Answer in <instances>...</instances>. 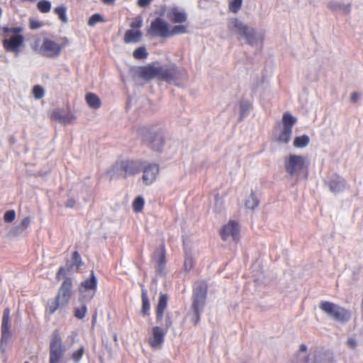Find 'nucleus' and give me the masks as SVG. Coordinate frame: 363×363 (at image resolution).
I'll return each mask as SVG.
<instances>
[{
  "label": "nucleus",
  "mask_w": 363,
  "mask_h": 363,
  "mask_svg": "<svg viewBox=\"0 0 363 363\" xmlns=\"http://www.w3.org/2000/svg\"><path fill=\"white\" fill-rule=\"evenodd\" d=\"M168 306V296L167 294H160L159 301L156 308H155V315H156V326H152L151 333L148 337L147 342L151 348L160 350L165 342V337L169 329L173 325L172 315L168 313L164 316Z\"/></svg>",
  "instance_id": "obj_1"
},
{
  "label": "nucleus",
  "mask_w": 363,
  "mask_h": 363,
  "mask_svg": "<svg viewBox=\"0 0 363 363\" xmlns=\"http://www.w3.org/2000/svg\"><path fill=\"white\" fill-rule=\"evenodd\" d=\"M189 32V26L175 25L171 28L168 23L157 17L151 21L147 33L152 37L170 38Z\"/></svg>",
  "instance_id": "obj_2"
},
{
  "label": "nucleus",
  "mask_w": 363,
  "mask_h": 363,
  "mask_svg": "<svg viewBox=\"0 0 363 363\" xmlns=\"http://www.w3.org/2000/svg\"><path fill=\"white\" fill-rule=\"evenodd\" d=\"M4 39L2 40L3 48L7 52H12L15 56L19 55L23 46L24 37L21 27H4Z\"/></svg>",
  "instance_id": "obj_3"
},
{
  "label": "nucleus",
  "mask_w": 363,
  "mask_h": 363,
  "mask_svg": "<svg viewBox=\"0 0 363 363\" xmlns=\"http://www.w3.org/2000/svg\"><path fill=\"white\" fill-rule=\"evenodd\" d=\"M208 291V284L206 281H196L191 294V309L194 310V317L191 320L196 325L200 320V313L204 309Z\"/></svg>",
  "instance_id": "obj_4"
},
{
  "label": "nucleus",
  "mask_w": 363,
  "mask_h": 363,
  "mask_svg": "<svg viewBox=\"0 0 363 363\" xmlns=\"http://www.w3.org/2000/svg\"><path fill=\"white\" fill-rule=\"evenodd\" d=\"M228 28L238 35L239 39L242 38L245 39L250 45H255L258 40L255 30L245 25L238 18H232L229 21Z\"/></svg>",
  "instance_id": "obj_5"
},
{
  "label": "nucleus",
  "mask_w": 363,
  "mask_h": 363,
  "mask_svg": "<svg viewBox=\"0 0 363 363\" xmlns=\"http://www.w3.org/2000/svg\"><path fill=\"white\" fill-rule=\"evenodd\" d=\"M319 308L337 321L345 323L351 318V312L344 308L328 301H322Z\"/></svg>",
  "instance_id": "obj_6"
},
{
  "label": "nucleus",
  "mask_w": 363,
  "mask_h": 363,
  "mask_svg": "<svg viewBox=\"0 0 363 363\" xmlns=\"http://www.w3.org/2000/svg\"><path fill=\"white\" fill-rule=\"evenodd\" d=\"M186 77V69L179 68L175 64L160 65V80L176 84L178 80H183Z\"/></svg>",
  "instance_id": "obj_7"
},
{
  "label": "nucleus",
  "mask_w": 363,
  "mask_h": 363,
  "mask_svg": "<svg viewBox=\"0 0 363 363\" xmlns=\"http://www.w3.org/2000/svg\"><path fill=\"white\" fill-rule=\"evenodd\" d=\"M142 167L141 161L123 160L116 162L113 170L123 178L140 173Z\"/></svg>",
  "instance_id": "obj_8"
},
{
  "label": "nucleus",
  "mask_w": 363,
  "mask_h": 363,
  "mask_svg": "<svg viewBox=\"0 0 363 363\" xmlns=\"http://www.w3.org/2000/svg\"><path fill=\"white\" fill-rule=\"evenodd\" d=\"M68 45L69 40L66 37L61 38L60 43H57L50 38H44L40 52L43 56L51 58L57 57L60 56L62 49Z\"/></svg>",
  "instance_id": "obj_9"
},
{
  "label": "nucleus",
  "mask_w": 363,
  "mask_h": 363,
  "mask_svg": "<svg viewBox=\"0 0 363 363\" xmlns=\"http://www.w3.org/2000/svg\"><path fill=\"white\" fill-rule=\"evenodd\" d=\"M65 352L66 347L62 343L60 335L55 333L52 335L50 342L49 363H60L65 357Z\"/></svg>",
  "instance_id": "obj_10"
},
{
  "label": "nucleus",
  "mask_w": 363,
  "mask_h": 363,
  "mask_svg": "<svg viewBox=\"0 0 363 363\" xmlns=\"http://www.w3.org/2000/svg\"><path fill=\"white\" fill-rule=\"evenodd\" d=\"M281 121L284 124V129L279 135L277 140L279 143H288L291 138L292 127L296 123V118L289 113H285L282 115Z\"/></svg>",
  "instance_id": "obj_11"
},
{
  "label": "nucleus",
  "mask_w": 363,
  "mask_h": 363,
  "mask_svg": "<svg viewBox=\"0 0 363 363\" xmlns=\"http://www.w3.org/2000/svg\"><path fill=\"white\" fill-rule=\"evenodd\" d=\"M286 170L291 176L302 171L304 167V159L301 156L290 155L285 162Z\"/></svg>",
  "instance_id": "obj_12"
},
{
  "label": "nucleus",
  "mask_w": 363,
  "mask_h": 363,
  "mask_svg": "<svg viewBox=\"0 0 363 363\" xmlns=\"http://www.w3.org/2000/svg\"><path fill=\"white\" fill-rule=\"evenodd\" d=\"M11 333L10 331V309L6 308L4 311L1 323V338L0 350L4 353L5 348L3 347L4 342H7L10 340Z\"/></svg>",
  "instance_id": "obj_13"
},
{
  "label": "nucleus",
  "mask_w": 363,
  "mask_h": 363,
  "mask_svg": "<svg viewBox=\"0 0 363 363\" xmlns=\"http://www.w3.org/2000/svg\"><path fill=\"white\" fill-rule=\"evenodd\" d=\"M73 281L70 277H66L60 285L56 298L61 301L62 304H67L72 296Z\"/></svg>",
  "instance_id": "obj_14"
},
{
  "label": "nucleus",
  "mask_w": 363,
  "mask_h": 363,
  "mask_svg": "<svg viewBox=\"0 0 363 363\" xmlns=\"http://www.w3.org/2000/svg\"><path fill=\"white\" fill-rule=\"evenodd\" d=\"M168 20L174 24L187 25L188 15L187 13L178 6L172 7L167 13Z\"/></svg>",
  "instance_id": "obj_15"
},
{
  "label": "nucleus",
  "mask_w": 363,
  "mask_h": 363,
  "mask_svg": "<svg viewBox=\"0 0 363 363\" xmlns=\"http://www.w3.org/2000/svg\"><path fill=\"white\" fill-rule=\"evenodd\" d=\"M139 76L144 80L157 78L160 80V63L152 62L140 67Z\"/></svg>",
  "instance_id": "obj_16"
},
{
  "label": "nucleus",
  "mask_w": 363,
  "mask_h": 363,
  "mask_svg": "<svg viewBox=\"0 0 363 363\" xmlns=\"http://www.w3.org/2000/svg\"><path fill=\"white\" fill-rule=\"evenodd\" d=\"M220 233L223 241H226L230 237H232L233 240L237 241L239 240L240 235L239 224L234 220H230L223 225Z\"/></svg>",
  "instance_id": "obj_17"
},
{
  "label": "nucleus",
  "mask_w": 363,
  "mask_h": 363,
  "mask_svg": "<svg viewBox=\"0 0 363 363\" xmlns=\"http://www.w3.org/2000/svg\"><path fill=\"white\" fill-rule=\"evenodd\" d=\"M160 173L158 164H151L144 167L143 173V182L146 185H150L154 183Z\"/></svg>",
  "instance_id": "obj_18"
},
{
  "label": "nucleus",
  "mask_w": 363,
  "mask_h": 363,
  "mask_svg": "<svg viewBox=\"0 0 363 363\" xmlns=\"http://www.w3.org/2000/svg\"><path fill=\"white\" fill-rule=\"evenodd\" d=\"M96 286L97 279L94 275V271H91L89 277L79 284V290L80 292H85L88 290H91L95 292L96 290Z\"/></svg>",
  "instance_id": "obj_19"
},
{
  "label": "nucleus",
  "mask_w": 363,
  "mask_h": 363,
  "mask_svg": "<svg viewBox=\"0 0 363 363\" xmlns=\"http://www.w3.org/2000/svg\"><path fill=\"white\" fill-rule=\"evenodd\" d=\"M143 37L141 30H126L123 36V42L126 44L138 43Z\"/></svg>",
  "instance_id": "obj_20"
},
{
  "label": "nucleus",
  "mask_w": 363,
  "mask_h": 363,
  "mask_svg": "<svg viewBox=\"0 0 363 363\" xmlns=\"http://www.w3.org/2000/svg\"><path fill=\"white\" fill-rule=\"evenodd\" d=\"M51 118L62 123L67 124L74 123L76 117L71 113H62L60 111H54L51 113Z\"/></svg>",
  "instance_id": "obj_21"
},
{
  "label": "nucleus",
  "mask_w": 363,
  "mask_h": 363,
  "mask_svg": "<svg viewBox=\"0 0 363 363\" xmlns=\"http://www.w3.org/2000/svg\"><path fill=\"white\" fill-rule=\"evenodd\" d=\"M146 140L150 148L157 151L161 150L164 144V139L161 134L155 133Z\"/></svg>",
  "instance_id": "obj_22"
},
{
  "label": "nucleus",
  "mask_w": 363,
  "mask_h": 363,
  "mask_svg": "<svg viewBox=\"0 0 363 363\" xmlns=\"http://www.w3.org/2000/svg\"><path fill=\"white\" fill-rule=\"evenodd\" d=\"M141 301H142V306L140 313L143 317H147L150 315V303L148 297L147 291L143 289L141 291Z\"/></svg>",
  "instance_id": "obj_23"
},
{
  "label": "nucleus",
  "mask_w": 363,
  "mask_h": 363,
  "mask_svg": "<svg viewBox=\"0 0 363 363\" xmlns=\"http://www.w3.org/2000/svg\"><path fill=\"white\" fill-rule=\"evenodd\" d=\"M154 258L156 259L160 269H162L166 264V250L164 245L162 244L160 249L155 252Z\"/></svg>",
  "instance_id": "obj_24"
},
{
  "label": "nucleus",
  "mask_w": 363,
  "mask_h": 363,
  "mask_svg": "<svg viewBox=\"0 0 363 363\" xmlns=\"http://www.w3.org/2000/svg\"><path fill=\"white\" fill-rule=\"evenodd\" d=\"M67 270L72 269L74 267L78 270L80 267L84 266V262L82 261V258L77 250H75L72 253V257H71V263L69 264V261H67Z\"/></svg>",
  "instance_id": "obj_25"
},
{
  "label": "nucleus",
  "mask_w": 363,
  "mask_h": 363,
  "mask_svg": "<svg viewBox=\"0 0 363 363\" xmlns=\"http://www.w3.org/2000/svg\"><path fill=\"white\" fill-rule=\"evenodd\" d=\"M85 99L88 106L94 109H97L101 106V101L99 97L94 93L86 94Z\"/></svg>",
  "instance_id": "obj_26"
},
{
  "label": "nucleus",
  "mask_w": 363,
  "mask_h": 363,
  "mask_svg": "<svg viewBox=\"0 0 363 363\" xmlns=\"http://www.w3.org/2000/svg\"><path fill=\"white\" fill-rule=\"evenodd\" d=\"M30 223V218L29 216H26L23 218V219L21 220V224L19 225H17L12 231V234L13 235H16L26 229H27Z\"/></svg>",
  "instance_id": "obj_27"
},
{
  "label": "nucleus",
  "mask_w": 363,
  "mask_h": 363,
  "mask_svg": "<svg viewBox=\"0 0 363 363\" xmlns=\"http://www.w3.org/2000/svg\"><path fill=\"white\" fill-rule=\"evenodd\" d=\"M345 180L344 179H339L336 180H333L329 183V187H330V190L333 191H339L345 188Z\"/></svg>",
  "instance_id": "obj_28"
},
{
  "label": "nucleus",
  "mask_w": 363,
  "mask_h": 363,
  "mask_svg": "<svg viewBox=\"0 0 363 363\" xmlns=\"http://www.w3.org/2000/svg\"><path fill=\"white\" fill-rule=\"evenodd\" d=\"M309 138L306 135L296 137L294 141V145L296 148H303L308 145Z\"/></svg>",
  "instance_id": "obj_29"
},
{
  "label": "nucleus",
  "mask_w": 363,
  "mask_h": 363,
  "mask_svg": "<svg viewBox=\"0 0 363 363\" xmlns=\"http://www.w3.org/2000/svg\"><path fill=\"white\" fill-rule=\"evenodd\" d=\"M242 6V0H228V9L233 13L240 11Z\"/></svg>",
  "instance_id": "obj_30"
},
{
  "label": "nucleus",
  "mask_w": 363,
  "mask_h": 363,
  "mask_svg": "<svg viewBox=\"0 0 363 363\" xmlns=\"http://www.w3.org/2000/svg\"><path fill=\"white\" fill-rule=\"evenodd\" d=\"M259 204V201L257 198H256L255 195L253 192L251 193L249 199L245 201V207L254 209L255 208H257Z\"/></svg>",
  "instance_id": "obj_31"
},
{
  "label": "nucleus",
  "mask_w": 363,
  "mask_h": 363,
  "mask_svg": "<svg viewBox=\"0 0 363 363\" xmlns=\"http://www.w3.org/2000/svg\"><path fill=\"white\" fill-rule=\"evenodd\" d=\"M133 56L136 60H142L147 58L148 53L145 47H139L135 49L133 52Z\"/></svg>",
  "instance_id": "obj_32"
},
{
  "label": "nucleus",
  "mask_w": 363,
  "mask_h": 363,
  "mask_svg": "<svg viewBox=\"0 0 363 363\" xmlns=\"http://www.w3.org/2000/svg\"><path fill=\"white\" fill-rule=\"evenodd\" d=\"M67 9L65 6H60L54 9V13L57 14L60 21L67 22Z\"/></svg>",
  "instance_id": "obj_33"
},
{
  "label": "nucleus",
  "mask_w": 363,
  "mask_h": 363,
  "mask_svg": "<svg viewBox=\"0 0 363 363\" xmlns=\"http://www.w3.org/2000/svg\"><path fill=\"white\" fill-rule=\"evenodd\" d=\"M38 9L42 13H48L50 12L51 9V4L50 2L47 0H41L40 1L38 4Z\"/></svg>",
  "instance_id": "obj_34"
},
{
  "label": "nucleus",
  "mask_w": 363,
  "mask_h": 363,
  "mask_svg": "<svg viewBox=\"0 0 363 363\" xmlns=\"http://www.w3.org/2000/svg\"><path fill=\"white\" fill-rule=\"evenodd\" d=\"M144 207V199L141 196H138L134 199L133 202V210L135 213H140Z\"/></svg>",
  "instance_id": "obj_35"
},
{
  "label": "nucleus",
  "mask_w": 363,
  "mask_h": 363,
  "mask_svg": "<svg viewBox=\"0 0 363 363\" xmlns=\"http://www.w3.org/2000/svg\"><path fill=\"white\" fill-rule=\"evenodd\" d=\"M65 304H62L61 301L55 297V299L49 303L48 311L50 314L55 313V312L61 306Z\"/></svg>",
  "instance_id": "obj_36"
},
{
  "label": "nucleus",
  "mask_w": 363,
  "mask_h": 363,
  "mask_svg": "<svg viewBox=\"0 0 363 363\" xmlns=\"http://www.w3.org/2000/svg\"><path fill=\"white\" fill-rule=\"evenodd\" d=\"M98 22H104V19L101 14L98 13L93 14L91 18L88 20V25L89 26H94Z\"/></svg>",
  "instance_id": "obj_37"
},
{
  "label": "nucleus",
  "mask_w": 363,
  "mask_h": 363,
  "mask_svg": "<svg viewBox=\"0 0 363 363\" xmlns=\"http://www.w3.org/2000/svg\"><path fill=\"white\" fill-rule=\"evenodd\" d=\"M130 29H141L143 26V20L140 16H136L132 18L130 23Z\"/></svg>",
  "instance_id": "obj_38"
},
{
  "label": "nucleus",
  "mask_w": 363,
  "mask_h": 363,
  "mask_svg": "<svg viewBox=\"0 0 363 363\" xmlns=\"http://www.w3.org/2000/svg\"><path fill=\"white\" fill-rule=\"evenodd\" d=\"M33 96L35 99H40L44 96V90L40 85H35L32 90Z\"/></svg>",
  "instance_id": "obj_39"
},
{
  "label": "nucleus",
  "mask_w": 363,
  "mask_h": 363,
  "mask_svg": "<svg viewBox=\"0 0 363 363\" xmlns=\"http://www.w3.org/2000/svg\"><path fill=\"white\" fill-rule=\"evenodd\" d=\"M86 313V307L85 305L80 308H77L74 310V316L79 319H82L85 317Z\"/></svg>",
  "instance_id": "obj_40"
},
{
  "label": "nucleus",
  "mask_w": 363,
  "mask_h": 363,
  "mask_svg": "<svg viewBox=\"0 0 363 363\" xmlns=\"http://www.w3.org/2000/svg\"><path fill=\"white\" fill-rule=\"evenodd\" d=\"M16 218V213L13 210L6 211L4 216V220L6 223H12Z\"/></svg>",
  "instance_id": "obj_41"
},
{
  "label": "nucleus",
  "mask_w": 363,
  "mask_h": 363,
  "mask_svg": "<svg viewBox=\"0 0 363 363\" xmlns=\"http://www.w3.org/2000/svg\"><path fill=\"white\" fill-rule=\"evenodd\" d=\"M84 352V350L83 347H81L76 352H73L72 359L74 360V362H79L81 358L83 357Z\"/></svg>",
  "instance_id": "obj_42"
},
{
  "label": "nucleus",
  "mask_w": 363,
  "mask_h": 363,
  "mask_svg": "<svg viewBox=\"0 0 363 363\" xmlns=\"http://www.w3.org/2000/svg\"><path fill=\"white\" fill-rule=\"evenodd\" d=\"M250 103H241L240 107H241V116H244L246 114H247L249 109L250 108Z\"/></svg>",
  "instance_id": "obj_43"
},
{
  "label": "nucleus",
  "mask_w": 363,
  "mask_h": 363,
  "mask_svg": "<svg viewBox=\"0 0 363 363\" xmlns=\"http://www.w3.org/2000/svg\"><path fill=\"white\" fill-rule=\"evenodd\" d=\"M67 274V269L65 267H60L58 269V271L56 274V279L57 281H60L62 276H66Z\"/></svg>",
  "instance_id": "obj_44"
},
{
  "label": "nucleus",
  "mask_w": 363,
  "mask_h": 363,
  "mask_svg": "<svg viewBox=\"0 0 363 363\" xmlns=\"http://www.w3.org/2000/svg\"><path fill=\"white\" fill-rule=\"evenodd\" d=\"M152 0H138V5L140 7H146L149 6Z\"/></svg>",
  "instance_id": "obj_45"
},
{
  "label": "nucleus",
  "mask_w": 363,
  "mask_h": 363,
  "mask_svg": "<svg viewBox=\"0 0 363 363\" xmlns=\"http://www.w3.org/2000/svg\"><path fill=\"white\" fill-rule=\"evenodd\" d=\"M76 204V200L74 199H69L65 203L66 208H74Z\"/></svg>",
  "instance_id": "obj_46"
},
{
  "label": "nucleus",
  "mask_w": 363,
  "mask_h": 363,
  "mask_svg": "<svg viewBox=\"0 0 363 363\" xmlns=\"http://www.w3.org/2000/svg\"><path fill=\"white\" fill-rule=\"evenodd\" d=\"M184 267L186 271H189L192 267V260L191 258L186 259Z\"/></svg>",
  "instance_id": "obj_47"
},
{
  "label": "nucleus",
  "mask_w": 363,
  "mask_h": 363,
  "mask_svg": "<svg viewBox=\"0 0 363 363\" xmlns=\"http://www.w3.org/2000/svg\"><path fill=\"white\" fill-rule=\"evenodd\" d=\"M347 344L352 349H354L356 346V342H355L354 339H353V338L348 339L347 341Z\"/></svg>",
  "instance_id": "obj_48"
},
{
  "label": "nucleus",
  "mask_w": 363,
  "mask_h": 363,
  "mask_svg": "<svg viewBox=\"0 0 363 363\" xmlns=\"http://www.w3.org/2000/svg\"><path fill=\"white\" fill-rule=\"evenodd\" d=\"M359 94L357 93V92H354L352 94V96H351V101L353 102V103H355L356 101H357L359 100Z\"/></svg>",
  "instance_id": "obj_49"
},
{
  "label": "nucleus",
  "mask_w": 363,
  "mask_h": 363,
  "mask_svg": "<svg viewBox=\"0 0 363 363\" xmlns=\"http://www.w3.org/2000/svg\"><path fill=\"white\" fill-rule=\"evenodd\" d=\"M299 351H301L302 352H306L307 351L306 345L305 344H301Z\"/></svg>",
  "instance_id": "obj_50"
},
{
  "label": "nucleus",
  "mask_w": 363,
  "mask_h": 363,
  "mask_svg": "<svg viewBox=\"0 0 363 363\" xmlns=\"http://www.w3.org/2000/svg\"><path fill=\"white\" fill-rule=\"evenodd\" d=\"M105 4L113 5L115 0H101Z\"/></svg>",
  "instance_id": "obj_51"
},
{
  "label": "nucleus",
  "mask_w": 363,
  "mask_h": 363,
  "mask_svg": "<svg viewBox=\"0 0 363 363\" xmlns=\"http://www.w3.org/2000/svg\"><path fill=\"white\" fill-rule=\"evenodd\" d=\"M38 28V26L36 24H34V23H30V28L31 29H35Z\"/></svg>",
  "instance_id": "obj_52"
},
{
  "label": "nucleus",
  "mask_w": 363,
  "mask_h": 363,
  "mask_svg": "<svg viewBox=\"0 0 363 363\" xmlns=\"http://www.w3.org/2000/svg\"><path fill=\"white\" fill-rule=\"evenodd\" d=\"M362 315H363V297H362Z\"/></svg>",
  "instance_id": "obj_53"
},
{
  "label": "nucleus",
  "mask_w": 363,
  "mask_h": 363,
  "mask_svg": "<svg viewBox=\"0 0 363 363\" xmlns=\"http://www.w3.org/2000/svg\"><path fill=\"white\" fill-rule=\"evenodd\" d=\"M23 1H25L26 0H23ZM28 1H35V0H27Z\"/></svg>",
  "instance_id": "obj_54"
},
{
  "label": "nucleus",
  "mask_w": 363,
  "mask_h": 363,
  "mask_svg": "<svg viewBox=\"0 0 363 363\" xmlns=\"http://www.w3.org/2000/svg\"><path fill=\"white\" fill-rule=\"evenodd\" d=\"M1 16V9H0V17Z\"/></svg>",
  "instance_id": "obj_55"
},
{
  "label": "nucleus",
  "mask_w": 363,
  "mask_h": 363,
  "mask_svg": "<svg viewBox=\"0 0 363 363\" xmlns=\"http://www.w3.org/2000/svg\"><path fill=\"white\" fill-rule=\"evenodd\" d=\"M24 363H29L28 362H25Z\"/></svg>",
  "instance_id": "obj_56"
}]
</instances>
